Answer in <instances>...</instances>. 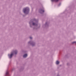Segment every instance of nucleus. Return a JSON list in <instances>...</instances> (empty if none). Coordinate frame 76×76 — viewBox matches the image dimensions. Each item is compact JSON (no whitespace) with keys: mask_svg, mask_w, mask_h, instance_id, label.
<instances>
[{"mask_svg":"<svg viewBox=\"0 0 76 76\" xmlns=\"http://www.w3.org/2000/svg\"><path fill=\"white\" fill-rule=\"evenodd\" d=\"M40 11H41V12H42L43 13V12H44V10H40Z\"/></svg>","mask_w":76,"mask_h":76,"instance_id":"obj_8","label":"nucleus"},{"mask_svg":"<svg viewBox=\"0 0 76 76\" xmlns=\"http://www.w3.org/2000/svg\"><path fill=\"white\" fill-rule=\"evenodd\" d=\"M30 39H32V37H30Z\"/></svg>","mask_w":76,"mask_h":76,"instance_id":"obj_11","label":"nucleus"},{"mask_svg":"<svg viewBox=\"0 0 76 76\" xmlns=\"http://www.w3.org/2000/svg\"><path fill=\"white\" fill-rule=\"evenodd\" d=\"M59 63H60V62H59V61H57L56 62V64H59Z\"/></svg>","mask_w":76,"mask_h":76,"instance_id":"obj_7","label":"nucleus"},{"mask_svg":"<svg viewBox=\"0 0 76 76\" xmlns=\"http://www.w3.org/2000/svg\"><path fill=\"white\" fill-rule=\"evenodd\" d=\"M13 53H12L11 54L10 56H9V54L8 56H9V58H12V56H13Z\"/></svg>","mask_w":76,"mask_h":76,"instance_id":"obj_2","label":"nucleus"},{"mask_svg":"<svg viewBox=\"0 0 76 76\" xmlns=\"http://www.w3.org/2000/svg\"><path fill=\"white\" fill-rule=\"evenodd\" d=\"M17 53H18V52H17V50H15V51H14L13 52V53H14L15 54H17Z\"/></svg>","mask_w":76,"mask_h":76,"instance_id":"obj_5","label":"nucleus"},{"mask_svg":"<svg viewBox=\"0 0 76 76\" xmlns=\"http://www.w3.org/2000/svg\"><path fill=\"white\" fill-rule=\"evenodd\" d=\"M27 56L28 55H27V54H25L23 55V57H24V58L26 57H27Z\"/></svg>","mask_w":76,"mask_h":76,"instance_id":"obj_4","label":"nucleus"},{"mask_svg":"<svg viewBox=\"0 0 76 76\" xmlns=\"http://www.w3.org/2000/svg\"><path fill=\"white\" fill-rule=\"evenodd\" d=\"M28 43H29V42Z\"/></svg>","mask_w":76,"mask_h":76,"instance_id":"obj_12","label":"nucleus"},{"mask_svg":"<svg viewBox=\"0 0 76 76\" xmlns=\"http://www.w3.org/2000/svg\"><path fill=\"white\" fill-rule=\"evenodd\" d=\"M8 74H9V72H7L6 73V75H8Z\"/></svg>","mask_w":76,"mask_h":76,"instance_id":"obj_9","label":"nucleus"},{"mask_svg":"<svg viewBox=\"0 0 76 76\" xmlns=\"http://www.w3.org/2000/svg\"><path fill=\"white\" fill-rule=\"evenodd\" d=\"M51 1L52 2L53 1H55V2H57L59 1V0H51Z\"/></svg>","mask_w":76,"mask_h":76,"instance_id":"obj_3","label":"nucleus"},{"mask_svg":"<svg viewBox=\"0 0 76 76\" xmlns=\"http://www.w3.org/2000/svg\"><path fill=\"white\" fill-rule=\"evenodd\" d=\"M74 43L76 44V42H73V44H74Z\"/></svg>","mask_w":76,"mask_h":76,"instance_id":"obj_10","label":"nucleus"},{"mask_svg":"<svg viewBox=\"0 0 76 76\" xmlns=\"http://www.w3.org/2000/svg\"><path fill=\"white\" fill-rule=\"evenodd\" d=\"M33 25H34V26L35 25H37V23H33Z\"/></svg>","mask_w":76,"mask_h":76,"instance_id":"obj_6","label":"nucleus"},{"mask_svg":"<svg viewBox=\"0 0 76 76\" xmlns=\"http://www.w3.org/2000/svg\"><path fill=\"white\" fill-rule=\"evenodd\" d=\"M29 11V8L27 7L26 8H24L23 9V12L24 13H28Z\"/></svg>","mask_w":76,"mask_h":76,"instance_id":"obj_1","label":"nucleus"}]
</instances>
